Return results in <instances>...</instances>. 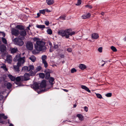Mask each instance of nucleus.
I'll use <instances>...</instances> for the list:
<instances>
[{
    "label": "nucleus",
    "instance_id": "nucleus-56",
    "mask_svg": "<svg viewBox=\"0 0 126 126\" xmlns=\"http://www.w3.org/2000/svg\"><path fill=\"white\" fill-rule=\"evenodd\" d=\"M2 118L4 119H6L8 117L7 116H5L4 114V116L2 117Z\"/></svg>",
    "mask_w": 126,
    "mask_h": 126
},
{
    "label": "nucleus",
    "instance_id": "nucleus-21",
    "mask_svg": "<svg viewBox=\"0 0 126 126\" xmlns=\"http://www.w3.org/2000/svg\"><path fill=\"white\" fill-rule=\"evenodd\" d=\"M91 16V14L89 13H88L86 15H84L82 16V18L84 19H86L89 18Z\"/></svg>",
    "mask_w": 126,
    "mask_h": 126
},
{
    "label": "nucleus",
    "instance_id": "nucleus-55",
    "mask_svg": "<svg viewBox=\"0 0 126 126\" xmlns=\"http://www.w3.org/2000/svg\"><path fill=\"white\" fill-rule=\"evenodd\" d=\"M4 116V114L2 113V114H0V119H1L2 117Z\"/></svg>",
    "mask_w": 126,
    "mask_h": 126
},
{
    "label": "nucleus",
    "instance_id": "nucleus-35",
    "mask_svg": "<svg viewBox=\"0 0 126 126\" xmlns=\"http://www.w3.org/2000/svg\"><path fill=\"white\" fill-rule=\"evenodd\" d=\"M111 49L114 52H116L117 50L116 47L113 46H112L111 47Z\"/></svg>",
    "mask_w": 126,
    "mask_h": 126
},
{
    "label": "nucleus",
    "instance_id": "nucleus-14",
    "mask_svg": "<svg viewBox=\"0 0 126 126\" xmlns=\"http://www.w3.org/2000/svg\"><path fill=\"white\" fill-rule=\"evenodd\" d=\"M46 85V80H43L40 84V87L42 88H45Z\"/></svg>",
    "mask_w": 126,
    "mask_h": 126
},
{
    "label": "nucleus",
    "instance_id": "nucleus-16",
    "mask_svg": "<svg viewBox=\"0 0 126 126\" xmlns=\"http://www.w3.org/2000/svg\"><path fill=\"white\" fill-rule=\"evenodd\" d=\"M19 33L21 36L23 37L24 38V36L26 35L27 34L26 32L24 30L20 31Z\"/></svg>",
    "mask_w": 126,
    "mask_h": 126
},
{
    "label": "nucleus",
    "instance_id": "nucleus-20",
    "mask_svg": "<svg viewBox=\"0 0 126 126\" xmlns=\"http://www.w3.org/2000/svg\"><path fill=\"white\" fill-rule=\"evenodd\" d=\"M81 87L82 89L85 90L86 91L89 93L91 92V91L85 85H81Z\"/></svg>",
    "mask_w": 126,
    "mask_h": 126
},
{
    "label": "nucleus",
    "instance_id": "nucleus-48",
    "mask_svg": "<svg viewBox=\"0 0 126 126\" xmlns=\"http://www.w3.org/2000/svg\"><path fill=\"white\" fill-rule=\"evenodd\" d=\"M1 68H3V69L7 71V69L5 66H1Z\"/></svg>",
    "mask_w": 126,
    "mask_h": 126
},
{
    "label": "nucleus",
    "instance_id": "nucleus-34",
    "mask_svg": "<svg viewBox=\"0 0 126 126\" xmlns=\"http://www.w3.org/2000/svg\"><path fill=\"white\" fill-rule=\"evenodd\" d=\"M4 44H7V41L5 38L3 37L1 38Z\"/></svg>",
    "mask_w": 126,
    "mask_h": 126
},
{
    "label": "nucleus",
    "instance_id": "nucleus-57",
    "mask_svg": "<svg viewBox=\"0 0 126 126\" xmlns=\"http://www.w3.org/2000/svg\"><path fill=\"white\" fill-rule=\"evenodd\" d=\"M45 11L48 13H49L51 12L50 10H49L48 9H47V8L45 9Z\"/></svg>",
    "mask_w": 126,
    "mask_h": 126
},
{
    "label": "nucleus",
    "instance_id": "nucleus-54",
    "mask_svg": "<svg viewBox=\"0 0 126 126\" xmlns=\"http://www.w3.org/2000/svg\"><path fill=\"white\" fill-rule=\"evenodd\" d=\"M4 98V96L2 95H0V100H2Z\"/></svg>",
    "mask_w": 126,
    "mask_h": 126
},
{
    "label": "nucleus",
    "instance_id": "nucleus-59",
    "mask_svg": "<svg viewBox=\"0 0 126 126\" xmlns=\"http://www.w3.org/2000/svg\"><path fill=\"white\" fill-rule=\"evenodd\" d=\"M1 32L2 33V36H3V37H5V33L3 32Z\"/></svg>",
    "mask_w": 126,
    "mask_h": 126
},
{
    "label": "nucleus",
    "instance_id": "nucleus-24",
    "mask_svg": "<svg viewBox=\"0 0 126 126\" xmlns=\"http://www.w3.org/2000/svg\"><path fill=\"white\" fill-rule=\"evenodd\" d=\"M46 2L47 4L49 5H51L54 2V0H46Z\"/></svg>",
    "mask_w": 126,
    "mask_h": 126
},
{
    "label": "nucleus",
    "instance_id": "nucleus-38",
    "mask_svg": "<svg viewBox=\"0 0 126 126\" xmlns=\"http://www.w3.org/2000/svg\"><path fill=\"white\" fill-rule=\"evenodd\" d=\"M66 16L65 15L62 16H60L59 18L60 19H61L63 20H64L65 19V18L66 17Z\"/></svg>",
    "mask_w": 126,
    "mask_h": 126
},
{
    "label": "nucleus",
    "instance_id": "nucleus-15",
    "mask_svg": "<svg viewBox=\"0 0 126 126\" xmlns=\"http://www.w3.org/2000/svg\"><path fill=\"white\" fill-rule=\"evenodd\" d=\"M54 80V78L52 77H50L49 79V82L51 87H52L53 85L55 83Z\"/></svg>",
    "mask_w": 126,
    "mask_h": 126
},
{
    "label": "nucleus",
    "instance_id": "nucleus-43",
    "mask_svg": "<svg viewBox=\"0 0 126 126\" xmlns=\"http://www.w3.org/2000/svg\"><path fill=\"white\" fill-rule=\"evenodd\" d=\"M105 95L107 97H110L112 95V93H108Z\"/></svg>",
    "mask_w": 126,
    "mask_h": 126
},
{
    "label": "nucleus",
    "instance_id": "nucleus-62",
    "mask_svg": "<svg viewBox=\"0 0 126 126\" xmlns=\"http://www.w3.org/2000/svg\"><path fill=\"white\" fill-rule=\"evenodd\" d=\"M37 16L36 17H39L40 16V14L39 13H38L37 14Z\"/></svg>",
    "mask_w": 126,
    "mask_h": 126
},
{
    "label": "nucleus",
    "instance_id": "nucleus-10",
    "mask_svg": "<svg viewBox=\"0 0 126 126\" xmlns=\"http://www.w3.org/2000/svg\"><path fill=\"white\" fill-rule=\"evenodd\" d=\"M11 32L12 35L16 36L18 35L19 34V30L14 28L12 29Z\"/></svg>",
    "mask_w": 126,
    "mask_h": 126
},
{
    "label": "nucleus",
    "instance_id": "nucleus-36",
    "mask_svg": "<svg viewBox=\"0 0 126 126\" xmlns=\"http://www.w3.org/2000/svg\"><path fill=\"white\" fill-rule=\"evenodd\" d=\"M47 58V56L45 55H42L41 57V59H42L43 62H44L46 61V59Z\"/></svg>",
    "mask_w": 126,
    "mask_h": 126
},
{
    "label": "nucleus",
    "instance_id": "nucleus-22",
    "mask_svg": "<svg viewBox=\"0 0 126 126\" xmlns=\"http://www.w3.org/2000/svg\"><path fill=\"white\" fill-rule=\"evenodd\" d=\"M6 60L8 62L11 63L12 62V57L10 55H8L7 56Z\"/></svg>",
    "mask_w": 126,
    "mask_h": 126
},
{
    "label": "nucleus",
    "instance_id": "nucleus-46",
    "mask_svg": "<svg viewBox=\"0 0 126 126\" xmlns=\"http://www.w3.org/2000/svg\"><path fill=\"white\" fill-rule=\"evenodd\" d=\"M72 49L71 48H68L67 49V51L69 52H71L72 51Z\"/></svg>",
    "mask_w": 126,
    "mask_h": 126
},
{
    "label": "nucleus",
    "instance_id": "nucleus-3",
    "mask_svg": "<svg viewBox=\"0 0 126 126\" xmlns=\"http://www.w3.org/2000/svg\"><path fill=\"white\" fill-rule=\"evenodd\" d=\"M0 81L2 87H5L6 86L7 88L9 90L11 88L12 86V84L10 82H7L4 77H2Z\"/></svg>",
    "mask_w": 126,
    "mask_h": 126
},
{
    "label": "nucleus",
    "instance_id": "nucleus-8",
    "mask_svg": "<svg viewBox=\"0 0 126 126\" xmlns=\"http://www.w3.org/2000/svg\"><path fill=\"white\" fill-rule=\"evenodd\" d=\"M31 87L35 90L36 91L39 89V86L38 83L36 82H35L31 85Z\"/></svg>",
    "mask_w": 126,
    "mask_h": 126
},
{
    "label": "nucleus",
    "instance_id": "nucleus-5",
    "mask_svg": "<svg viewBox=\"0 0 126 126\" xmlns=\"http://www.w3.org/2000/svg\"><path fill=\"white\" fill-rule=\"evenodd\" d=\"M13 42L15 45L19 46H22L24 44L23 40L21 38L19 37L14 38L13 40Z\"/></svg>",
    "mask_w": 126,
    "mask_h": 126
},
{
    "label": "nucleus",
    "instance_id": "nucleus-2",
    "mask_svg": "<svg viewBox=\"0 0 126 126\" xmlns=\"http://www.w3.org/2000/svg\"><path fill=\"white\" fill-rule=\"evenodd\" d=\"M45 42L42 40L37 42L35 44V48L37 51L44 52L47 48L45 46Z\"/></svg>",
    "mask_w": 126,
    "mask_h": 126
},
{
    "label": "nucleus",
    "instance_id": "nucleus-11",
    "mask_svg": "<svg viewBox=\"0 0 126 126\" xmlns=\"http://www.w3.org/2000/svg\"><path fill=\"white\" fill-rule=\"evenodd\" d=\"M23 81L27 80L30 79V76L28 73H26L25 74L24 76H22Z\"/></svg>",
    "mask_w": 126,
    "mask_h": 126
},
{
    "label": "nucleus",
    "instance_id": "nucleus-51",
    "mask_svg": "<svg viewBox=\"0 0 126 126\" xmlns=\"http://www.w3.org/2000/svg\"><path fill=\"white\" fill-rule=\"evenodd\" d=\"M47 91V90L46 89H44V90H40V91H39V92H38V93L39 94H40V93L41 92H42L45 91Z\"/></svg>",
    "mask_w": 126,
    "mask_h": 126
},
{
    "label": "nucleus",
    "instance_id": "nucleus-49",
    "mask_svg": "<svg viewBox=\"0 0 126 126\" xmlns=\"http://www.w3.org/2000/svg\"><path fill=\"white\" fill-rule=\"evenodd\" d=\"M45 24L46 25L48 26L49 24V22L47 21H46L45 22Z\"/></svg>",
    "mask_w": 126,
    "mask_h": 126
},
{
    "label": "nucleus",
    "instance_id": "nucleus-45",
    "mask_svg": "<svg viewBox=\"0 0 126 126\" xmlns=\"http://www.w3.org/2000/svg\"><path fill=\"white\" fill-rule=\"evenodd\" d=\"M42 68V67L40 66H38L36 68V70L37 71H39L41 70Z\"/></svg>",
    "mask_w": 126,
    "mask_h": 126
},
{
    "label": "nucleus",
    "instance_id": "nucleus-63",
    "mask_svg": "<svg viewBox=\"0 0 126 126\" xmlns=\"http://www.w3.org/2000/svg\"><path fill=\"white\" fill-rule=\"evenodd\" d=\"M48 43H49V45L50 46H52V44L50 42H49Z\"/></svg>",
    "mask_w": 126,
    "mask_h": 126
},
{
    "label": "nucleus",
    "instance_id": "nucleus-6",
    "mask_svg": "<svg viewBox=\"0 0 126 126\" xmlns=\"http://www.w3.org/2000/svg\"><path fill=\"white\" fill-rule=\"evenodd\" d=\"M26 46L27 49L29 50H32L33 49V44L31 41H28L26 43Z\"/></svg>",
    "mask_w": 126,
    "mask_h": 126
},
{
    "label": "nucleus",
    "instance_id": "nucleus-33",
    "mask_svg": "<svg viewBox=\"0 0 126 126\" xmlns=\"http://www.w3.org/2000/svg\"><path fill=\"white\" fill-rule=\"evenodd\" d=\"M39 76L40 78L43 79L45 77V74L43 73H40L39 74Z\"/></svg>",
    "mask_w": 126,
    "mask_h": 126
},
{
    "label": "nucleus",
    "instance_id": "nucleus-19",
    "mask_svg": "<svg viewBox=\"0 0 126 126\" xmlns=\"http://www.w3.org/2000/svg\"><path fill=\"white\" fill-rule=\"evenodd\" d=\"M99 37L98 34L96 33H94L92 35V38L94 39H97Z\"/></svg>",
    "mask_w": 126,
    "mask_h": 126
},
{
    "label": "nucleus",
    "instance_id": "nucleus-37",
    "mask_svg": "<svg viewBox=\"0 0 126 126\" xmlns=\"http://www.w3.org/2000/svg\"><path fill=\"white\" fill-rule=\"evenodd\" d=\"M45 9H43L42 10H39V13L40 14H44L45 13Z\"/></svg>",
    "mask_w": 126,
    "mask_h": 126
},
{
    "label": "nucleus",
    "instance_id": "nucleus-18",
    "mask_svg": "<svg viewBox=\"0 0 126 126\" xmlns=\"http://www.w3.org/2000/svg\"><path fill=\"white\" fill-rule=\"evenodd\" d=\"M8 77L12 81H14L15 80V77L11 74L8 75Z\"/></svg>",
    "mask_w": 126,
    "mask_h": 126
},
{
    "label": "nucleus",
    "instance_id": "nucleus-32",
    "mask_svg": "<svg viewBox=\"0 0 126 126\" xmlns=\"http://www.w3.org/2000/svg\"><path fill=\"white\" fill-rule=\"evenodd\" d=\"M33 39L34 41L36 42V43H37V42L40 41L39 38H37L36 37H34Z\"/></svg>",
    "mask_w": 126,
    "mask_h": 126
},
{
    "label": "nucleus",
    "instance_id": "nucleus-52",
    "mask_svg": "<svg viewBox=\"0 0 126 126\" xmlns=\"http://www.w3.org/2000/svg\"><path fill=\"white\" fill-rule=\"evenodd\" d=\"M59 56L61 58H64L65 57L64 55L63 54H60Z\"/></svg>",
    "mask_w": 126,
    "mask_h": 126
},
{
    "label": "nucleus",
    "instance_id": "nucleus-28",
    "mask_svg": "<svg viewBox=\"0 0 126 126\" xmlns=\"http://www.w3.org/2000/svg\"><path fill=\"white\" fill-rule=\"evenodd\" d=\"M29 59L33 62H34L36 60V58L34 55H32L29 58Z\"/></svg>",
    "mask_w": 126,
    "mask_h": 126
},
{
    "label": "nucleus",
    "instance_id": "nucleus-13",
    "mask_svg": "<svg viewBox=\"0 0 126 126\" xmlns=\"http://www.w3.org/2000/svg\"><path fill=\"white\" fill-rule=\"evenodd\" d=\"M23 64V63H19V64H18V63H17V65H14V70L16 72H19V67Z\"/></svg>",
    "mask_w": 126,
    "mask_h": 126
},
{
    "label": "nucleus",
    "instance_id": "nucleus-61",
    "mask_svg": "<svg viewBox=\"0 0 126 126\" xmlns=\"http://www.w3.org/2000/svg\"><path fill=\"white\" fill-rule=\"evenodd\" d=\"M0 123L2 124L4 123V121H3L1 119H0Z\"/></svg>",
    "mask_w": 126,
    "mask_h": 126
},
{
    "label": "nucleus",
    "instance_id": "nucleus-7",
    "mask_svg": "<svg viewBox=\"0 0 126 126\" xmlns=\"http://www.w3.org/2000/svg\"><path fill=\"white\" fill-rule=\"evenodd\" d=\"M34 67L33 66L30 65L29 66H25L23 67L22 70L24 71L27 72L30 71L31 70H33Z\"/></svg>",
    "mask_w": 126,
    "mask_h": 126
},
{
    "label": "nucleus",
    "instance_id": "nucleus-31",
    "mask_svg": "<svg viewBox=\"0 0 126 126\" xmlns=\"http://www.w3.org/2000/svg\"><path fill=\"white\" fill-rule=\"evenodd\" d=\"M47 32L48 34L51 35L52 34V31L51 29H48L47 30Z\"/></svg>",
    "mask_w": 126,
    "mask_h": 126
},
{
    "label": "nucleus",
    "instance_id": "nucleus-29",
    "mask_svg": "<svg viewBox=\"0 0 126 126\" xmlns=\"http://www.w3.org/2000/svg\"><path fill=\"white\" fill-rule=\"evenodd\" d=\"M36 26L38 28L42 29L44 28H45V26L44 25H36Z\"/></svg>",
    "mask_w": 126,
    "mask_h": 126
},
{
    "label": "nucleus",
    "instance_id": "nucleus-50",
    "mask_svg": "<svg viewBox=\"0 0 126 126\" xmlns=\"http://www.w3.org/2000/svg\"><path fill=\"white\" fill-rule=\"evenodd\" d=\"M84 110L86 112H87L88 110V108L86 106H85L84 107Z\"/></svg>",
    "mask_w": 126,
    "mask_h": 126
},
{
    "label": "nucleus",
    "instance_id": "nucleus-27",
    "mask_svg": "<svg viewBox=\"0 0 126 126\" xmlns=\"http://www.w3.org/2000/svg\"><path fill=\"white\" fill-rule=\"evenodd\" d=\"M77 116L78 117L79 120L80 121H82L83 120V117L82 115L81 114H77Z\"/></svg>",
    "mask_w": 126,
    "mask_h": 126
},
{
    "label": "nucleus",
    "instance_id": "nucleus-12",
    "mask_svg": "<svg viewBox=\"0 0 126 126\" xmlns=\"http://www.w3.org/2000/svg\"><path fill=\"white\" fill-rule=\"evenodd\" d=\"M6 46L4 44H2L0 46V51L1 52H3L6 50Z\"/></svg>",
    "mask_w": 126,
    "mask_h": 126
},
{
    "label": "nucleus",
    "instance_id": "nucleus-42",
    "mask_svg": "<svg viewBox=\"0 0 126 126\" xmlns=\"http://www.w3.org/2000/svg\"><path fill=\"white\" fill-rule=\"evenodd\" d=\"M81 0H78L77 1V3L76 4V5L79 6L81 4Z\"/></svg>",
    "mask_w": 126,
    "mask_h": 126
},
{
    "label": "nucleus",
    "instance_id": "nucleus-4",
    "mask_svg": "<svg viewBox=\"0 0 126 126\" xmlns=\"http://www.w3.org/2000/svg\"><path fill=\"white\" fill-rule=\"evenodd\" d=\"M20 54H17L14 58V61L15 62L18 61V64L19 63H23L25 62L24 59L25 57H21Z\"/></svg>",
    "mask_w": 126,
    "mask_h": 126
},
{
    "label": "nucleus",
    "instance_id": "nucleus-44",
    "mask_svg": "<svg viewBox=\"0 0 126 126\" xmlns=\"http://www.w3.org/2000/svg\"><path fill=\"white\" fill-rule=\"evenodd\" d=\"M85 7H86L90 9H91L92 8V5H85Z\"/></svg>",
    "mask_w": 126,
    "mask_h": 126
},
{
    "label": "nucleus",
    "instance_id": "nucleus-26",
    "mask_svg": "<svg viewBox=\"0 0 126 126\" xmlns=\"http://www.w3.org/2000/svg\"><path fill=\"white\" fill-rule=\"evenodd\" d=\"M11 52L12 54H14L18 51V49L17 48H13L11 49Z\"/></svg>",
    "mask_w": 126,
    "mask_h": 126
},
{
    "label": "nucleus",
    "instance_id": "nucleus-39",
    "mask_svg": "<svg viewBox=\"0 0 126 126\" xmlns=\"http://www.w3.org/2000/svg\"><path fill=\"white\" fill-rule=\"evenodd\" d=\"M96 95L97 97L101 99L102 98V95L100 94H96Z\"/></svg>",
    "mask_w": 126,
    "mask_h": 126
},
{
    "label": "nucleus",
    "instance_id": "nucleus-25",
    "mask_svg": "<svg viewBox=\"0 0 126 126\" xmlns=\"http://www.w3.org/2000/svg\"><path fill=\"white\" fill-rule=\"evenodd\" d=\"M16 27L17 28L21 31L23 30L24 29V27L22 25H17L16 26Z\"/></svg>",
    "mask_w": 126,
    "mask_h": 126
},
{
    "label": "nucleus",
    "instance_id": "nucleus-23",
    "mask_svg": "<svg viewBox=\"0 0 126 126\" xmlns=\"http://www.w3.org/2000/svg\"><path fill=\"white\" fill-rule=\"evenodd\" d=\"M79 67L80 69L83 70L86 69V66L84 64H81L79 65Z\"/></svg>",
    "mask_w": 126,
    "mask_h": 126
},
{
    "label": "nucleus",
    "instance_id": "nucleus-58",
    "mask_svg": "<svg viewBox=\"0 0 126 126\" xmlns=\"http://www.w3.org/2000/svg\"><path fill=\"white\" fill-rule=\"evenodd\" d=\"M15 83L16 84L18 85L19 86H20L21 85V84L18 82H16Z\"/></svg>",
    "mask_w": 126,
    "mask_h": 126
},
{
    "label": "nucleus",
    "instance_id": "nucleus-64",
    "mask_svg": "<svg viewBox=\"0 0 126 126\" xmlns=\"http://www.w3.org/2000/svg\"><path fill=\"white\" fill-rule=\"evenodd\" d=\"M32 52L33 54H35V50H33L32 51Z\"/></svg>",
    "mask_w": 126,
    "mask_h": 126
},
{
    "label": "nucleus",
    "instance_id": "nucleus-40",
    "mask_svg": "<svg viewBox=\"0 0 126 126\" xmlns=\"http://www.w3.org/2000/svg\"><path fill=\"white\" fill-rule=\"evenodd\" d=\"M43 63L44 64V66L45 68H46L48 66L47 63L46 61L43 62Z\"/></svg>",
    "mask_w": 126,
    "mask_h": 126
},
{
    "label": "nucleus",
    "instance_id": "nucleus-30",
    "mask_svg": "<svg viewBox=\"0 0 126 126\" xmlns=\"http://www.w3.org/2000/svg\"><path fill=\"white\" fill-rule=\"evenodd\" d=\"M29 73L28 74L30 76H34L35 74V73L32 70H31L30 71Z\"/></svg>",
    "mask_w": 126,
    "mask_h": 126
},
{
    "label": "nucleus",
    "instance_id": "nucleus-47",
    "mask_svg": "<svg viewBox=\"0 0 126 126\" xmlns=\"http://www.w3.org/2000/svg\"><path fill=\"white\" fill-rule=\"evenodd\" d=\"M98 51L100 52H102V47H100L98 48Z\"/></svg>",
    "mask_w": 126,
    "mask_h": 126
},
{
    "label": "nucleus",
    "instance_id": "nucleus-41",
    "mask_svg": "<svg viewBox=\"0 0 126 126\" xmlns=\"http://www.w3.org/2000/svg\"><path fill=\"white\" fill-rule=\"evenodd\" d=\"M77 71L76 70L75 68H73L71 69V72L72 73H74Z\"/></svg>",
    "mask_w": 126,
    "mask_h": 126
},
{
    "label": "nucleus",
    "instance_id": "nucleus-1",
    "mask_svg": "<svg viewBox=\"0 0 126 126\" xmlns=\"http://www.w3.org/2000/svg\"><path fill=\"white\" fill-rule=\"evenodd\" d=\"M72 31V30L71 29H69L65 30H61L59 31L58 32L59 35L62 36L63 37H64V38L66 39L69 38L70 36H72L75 34L76 33L75 32Z\"/></svg>",
    "mask_w": 126,
    "mask_h": 126
},
{
    "label": "nucleus",
    "instance_id": "nucleus-17",
    "mask_svg": "<svg viewBox=\"0 0 126 126\" xmlns=\"http://www.w3.org/2000/svg\"><path fill=\"white\" fill-rule=\"evenodd\" d=\"M15 80L17 82L23 81L22 76H18L16 78H15Z\"/></svg>",
    "mask_w": 126,
    "mask_h": 126
},
{
    "label": "nucleus",
    "instance_id": "nucleus-9",
    "mask_svg": "<svg viewBox=\"0 0 126 126\" xmlns=\"http://www.w3.org/2000/svg\"><path fill=\"white\" fill-rule=\"evenodd\" d=\"M44 72L46 73V79H48L50 76V73L51 72V70L49 69H46L45 70Z\"/></svg>",
    "mask_w": 126,
    "mask_h": 126
},
{
    "label": "nucleus",
    "instance_id": "nucleus-53",
    "mask_svg": "<svg viewBox=\"0 0 126 126\" xmlns=\"http://www.w3.org/2000/svg\"><path fill=\"white\" fill-rule=\"evenodd\" d=\"M58 47V46L57 44H55L54 46V48H57Z\"/></svg>",
    "mask_w": 126,
    "mask_h": 126
},
{
    "label": "nucleus",
    "instance_id": "nucleus-60",
    "mask_svg": "<svg viewBox=\"0 0 126 126\" xmlns=\"http://www.w3.org/2000/svg\"><path fill=\"white\" fill-rule=\"evenodd\" d=\"M103 62H104V63H103V64H102L101 65V66H104V64H105V62L104 61H103V60H102V61L101 62H102V63Z\"/></svg>",
    "mask_w": 126,
    "mask_h": 126
}]
</instances>
